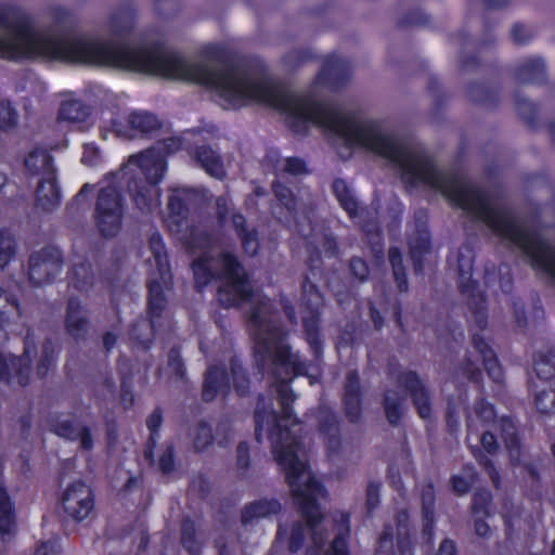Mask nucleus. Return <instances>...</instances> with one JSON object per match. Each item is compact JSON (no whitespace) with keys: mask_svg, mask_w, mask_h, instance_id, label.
Wrapping results in <instances>:
<instances>
[{"mask_svg":"<svg viewBox=\"0 0 555 555\" xmlns=\"http://www.w3.org/2000/svg\"><path fill=\"white\" fill-rule=\"evenodd\" d=\"M154 1V8L156 12L164 16L169 17L171 15H175L179 9L180 4L178 0H153Z\"/></svg>","mask_w":555,"mask_h":555,"instance_id":"56","label":"nucleus"},{"mask_svg":"<svg viewBox=\"0 0 555 555\" xmlns=\"http://www.w3.org/2000/svg\"><path fill=\"white\" fill-rule=\"evenodd\" d=\"M282 511L281 503L275 499H259L245 505L242 509L241 520H259L262 518L279 517Z\"/></svg>","mask_w":555,"mask_h":555,"instance_id":"20","label":"nucleus"},{"mask_svg":"<svg viewBox=\"0 0 555 555\" xmlns=\"http://www.w3.org/2000/svg\"><path fill=\"white\" fill-rule=\"evenodd\" d=\"M462 475H455L451 478L452 490L459 494H465L468 492L473 483L478 479V474L473 467H465Z\"/></svg>","mask_w":555,"mask_h":555,"instance_id":"39","label":"nucleus"},{"mask_svg":"<svg viewBox=\"0 0 555 555\" xmlns=\"http://www.w3.org/2000/svg\"><path fill=\"white\" fill-rule=\"evenodd\" d=\"M382 482L377 480L369 481L365 490V515L364 517H374V511L380 504Z\"/></svg>","mask_w":555,"mask_h":555,"instance_id":"40","label":"nucleus"},{"mask_svg":"<svg viewBox=\"0 0 555 555\" xmlns=\"http://www.w3.org/2000/svg\"><path fill=\"white\" fill-rule=\"evenodd\" d=\"M196 163L211 177L222 179L225 176L220 155L210 146L202 145L194 152Z\"/></svg>","mask_w":555,"mask_h":555,"instance_id":"25","label":"nucleus"},{"mask_svg":"<svg viewBox=\"0 0 555 555\" xmlns=\"http://www.w3.org/2000/svg\"><path fill=\"white\" fill-rule=\"evenodd\" d=\"M333 191L340 203V206L348 212L351 218L357 216L358 204L354 197L352 196L347 183L341 179H336L333 182Z\"/></svg>","mask_w":555,"mask_h":555,"instance_id":"33","label":"nucleus"},{"mask_svg":"<svg viewBox=\"0 0 555 555\" xmlns=\"http://www.w3.org/2000/svg\"><path fill=\"white\" fill-rule=\"evenodd\" d=\"M192 449L195 453L206 451L215 441L220 447H227L231 440V426L229 422L221 421L214 429L205 421L198 422L191 433Z\"/></svg>","mask_w":555,"mask_h":555,"instance_id":"8","label":"nucleus"},{"mask_svg":"<svg viewBox=\"0 0 555 555\" xmlns=\"http://www.w3.org/2000/svg\"><path fill=\"white\" fill-rule=\"evenodd\" d=\"M124 203L120 193L114 186L100 190L95 203V224L104 237L115 236L121 228Z\"/></svg>","mask_w":555,"mask_h":555,"instance_id":"3","label":"nucleus"},{"mask_svg":"<svg viewBox=\"0 0 555 555\" xmlns=\"http://www.w3.org/2000/svg\"><path fill=\"white\" fill-rule=\"evenodd\" d=\"M91 115L88 105L76 99L62 101L59 108V119L70 124H85Z\"/></svg>","mask_w":555,"mask_h":555,"instance_id":"27","label":"nucleus"},{"mask_svg":"<svg viewBox=\"0 0 555 555\" xmlns=\"http://www.w3.org/2000/svg\"><path fill=\"white\" fill-rule=\"evenodd\" d=\"M62 505L65 514L73 520H85L95 516L92 490L80 480L66 487L62 495Z\"/></svg>","mask_w":555,"mask_h":555,"instance_id":"7","label":"nucleus"},{"mask_svg":"<svg viewBox=\"0 0 555 555\" xmlns=\"http://www.w3.org/2000/svg\"><path fill=\"white\" fill-rule=\"evenodd\" d=\"M236 465L244 472L249 467V446L246 441H241L236 448Z\"/></svg>","mask_w":555,"mask_h":555,"instance_id":"63","label":"nucleus"},{"mask_svg":"<svg viewBox=\"0 0 555 555\" xmlns=\"http://www.w3.org/2000/svg\"><path fill=\"white\" fill-rule=\"evenodd\" d=\"M273 193L276 199L289 211H294L296 208V198L292 190L282 184L279 181H274L272 184Z\"/></svg>","mask_w":555,"mask_h":555,"instance_id":"46","label":"nucleus"},{"mask_svg":"<svg viewBox=\"0 0 555 555\" xmlns=\"http://www.w3.org/2000/svg\"><path fill=\"white\" fill-rule=\"evenodd\" d=\"M483 366L489 375L494 382H499L502 378V370L498 363L496 357L492 351H487L485 356L481 357Z\"/></svg>","mask_w":555,"mask_h":555,"instance_id":"53","label":"nucleus"},{"mask_svg":"<svg viewBox=\"0 0 555 555\" xmlns=\"http://www.w3.org/2000/svg\"><path fill=\"white\" fill-rule=\"evenodd\" d=\"M171 280L166 285L163 280L153 278L149 282V297H147V314L152 320L160 318L163 311L167 307V298L165 296V289L170 287Z\"/></svg>","mask_w":555,"mask_h":555,"instance_id":"22","label":"nucleus"},{"mask_svg":"<svg viewBox=\"0 0 555 555\" xmlns=\"http://www.w3.org/2000/svg\"><path fill=\"white\" fill-rule=\"evenodd\" d=\"M309 533V525L305 522H295L292 528L291 538L288 542V550L296 553L304 545L306 534Z\"/></svg>","mask_w":555,"mask_h":555,"instance_id":"49","label":"nucleus"},{"mask_svg":"<svg viewBox=\"0 0 555 555\" xmlns=\"http://www.w3.org/2000/svg\"><path fill=\"white\" fill-rule=\"evenodd\" d=\"M515 78L519 83H541L546 79L545 63L540 57H530L515 68Z\"/></svg>","mask_w":555,"mask_h":555,"instance_id":"21","label":"nucleus"},{"mask_svg":"<svg viewBox=\"0 0 555 555\" xmlns=\"http://www.w3.org/2000/svg\"><path fill=\"white\" fill-rule=\"evenodd\" d=\"M137 10L132 5L119 8L114 11L107 21V30L114 36L129 34L135 23Z\"/></svg>","mask_w":555,"mask_h":555,"instance_id":"24","label":"nucleus"},{"mask_svg":"<svg viewBox=\"0 0 555 555\" xmlns=\"http://www.w3.org/2000/svg\"><path fill=\"white\" fill-rule=\"evenodd\" d=\"M534 372L541 379H550L555 375V356L538 353L534 356Z\"/></svg>","mask_w":555,"mask_h":555,"instance_id":"41","label":"nucleus"},{"mask_svg":"<svg viewBox=\"0 0 555 555\" xmlns=\"http://www.w3.org/2000/svg\"><path fill=\"white\" fill-rule=\"evenodd\" d=\"M0 310L15 311L20 315L18 302L16 298L0 286Z\"/></svg>","mask_w":555,"mask_h":555,"instance_id":"62","label":"nucleus"},{"mask_svg":"<svg viewBox=\"0 0 555 555\" xmlns=\"http://www.w3.org/2000/svg\"><path fill=\"white\" fill-rule=\"evenodd\" d=\"M17 244L8 229L0 230V268H4L15 257Z\"/></svg>","mask_w":555,"mask_h":555,"instance_id":"37","label":"nucleus"},{"mask_svg":"<svg viewBox=\"0 0 555 555\" xmlns=\"http://www.w3.org/2000/svg\"><path fill=\"white\" fill-rule=\"evenodd\" d=\"M317 418L319 433L323 438L328 455L331 457L338 456L343 447L338 416L331 408L322 405L318 410Z\"/></svg>","mask_w":555,"mask_h":555,"instance_id":"11","label":"nucleus"},{"mask_svg":"<svg viewBox=\"0 0 555 555\" xmlns=\"http://www.w3.org/2000/svg\"><path fill=\"white\" fill-rule=\"evenodd\" d=\"M163 424V411L159 408H156L146 418V426L150 430V437L147 440L146 449L144 450V457L150 462V464L154 463V449L157 444V440L159 437V428Z\"/></svg>","mask_w":555,"mask_h":555,"instance_id":"30","label":"nucleus"},{"mask_svg":"<svg viewBox=\"0 0 555 555\" xmlns=\"http://www.w3.org/2000/svg\"><path fill=\"white\" fill-rule=\"evenodd\" d=\"M235 210L233 203L230 201L228 196H219L216 199V216L218 223L221 227L228 225L229 221L232 219V215L237 214Z\"/></svg>","mask_w":555,"mask_h":555,"instance_id":"44","label":"nucleus"},{"mask_svg":"<svg viewBox=\"0 0 555 555\" xmlns=\"http://www.w3.org/2000/svg\"><path fill=\"white\" fill-rule=\"evenodd\" d=\"M362 387L359 374L350 370L346 374L341 403L345 417L349 423L357 424L362 418Z\"/></svg>","mask_w":555,"mask_h":555,"instance_id":"10","label":"nucleus"},{"mask_svg":"<svg viewBox=\"0 0 555 555\" xmlns=\"http://www.w3.org/2000/svg\"><path fill=\"white\" fill-rule=\"evenodd\" d=\"M301 305L307 310V314L302 317L306 338L314 354L318 356L320 351L319 311L323 305V298L310 276H306L301 284Z\"/></svg>","mask_w":555,"mask_h":555,"instance_id":"6","label":"nucleus"},{"mask_svg":"<svg viewBox=\"0 0 555 555\" xmlns=\"http://www.w3.org/2000/svg\"><path fill=\"white\" fill-rule=\"evenodd\" d=\"M231 374L234 387L240 396L246 395L249 387V379L247 378L243 366L236 361L231 362Z\"/></svg>","mask_w":555,"mask_h":555,"instance_id":"48","label":"nucleus"},{"mask_svg":"<svg viewBox=\"0 0 555 555\" xmlns=\"http://www.w3.org/2000/svg\"><path fill=\"white\" fill-rule=\"evenodd\" d=\"M49 428L56 436L69 440H79L83 450H91L93 439L90 427L72 417L54 416L49 420Z\"/></svg>","mask_w":555,"mask_h":555,"instance_id":"9","label":"nucleus"},{"mask_svg":"<svg viewBox=\"0 0 555 555\" xmlns=\"http://www.w3.org/2000/svg\"><path fill=\"white\" fill-rule=\"evenodd\" d=\"M168 369L171 371L176 378L184 380V362L176 348L170 349L168 352Z\"/></svg>","mask_w":555,"mask_h":555,"instance_id":"52","label":"nucleus"},{"mask_svg":"<svg viewBox=\"0 0 555 555\" xmlns=\"http://www.w3.org/2000/svg\"><path fill=\"white\" fill-rule=\"evenodd\" d=\"M181 149V141L177 138H167L156 147L133 155L120 168L117 176L127 180V186L137 207L142 211H150L157 204L158 191L155 185L163 179L166 170L165 154H171Z\"/></svg>","mask_w":555,"mask_h":555,"instance_id":"2","label":"nucleus"},{"mask_svg":"<svg viewBox=\"0 0 555 555\" xmlns=\"http://www.w3.org/2000/svg\"><path fill=\"white\" fill-rule=\"evenodd\" d=\"M491 501L492 495L486 489H479L475 492L473 498L472 509L475 515V520H482L483 518L491 517Z\"/></svg>","mask_w":555,"mask_h":555,"instance_id":"35","label":"nucleus"},{"mask_svg":"<svg viewBox=\"0 0 555 555\" xmlns=\"http://www.w3.org/2000/svg\"><path fill=\"white\" fill-rule=\"evenodd\" d=\"M62 193L57 178H40L35 192V207L42 212H53L61 205Z\"/></svg>","mask_w":555,"mask_h":555,"instance_id":"15","label":"nucleus"},{"mask_svg":"<svg viewBox=\"0 0 555 555\" xmlns=\"http://www.w3.org/2000/svg\"><path fill=\"white\" fill-rule=\"evenodd\" d=\"M229 390V378L223 367L211 366L205 374L203 386V399L206 402L212 401L219 393Z\"/></svg>","mask_w":555,"mask_h":555,"instance_id":"23","label":"nucleus"},{"mask_svg":"<svg viewBox=\"0 0 555 555\" xmlns=\"http://www.w3.org/2000/svg\"><path fill=\"white\" fill-rule=\"evenodd\" d=\"M229 223L240 238L244 251L249 256H255L259 249V236L257 229L248 224L246 218L240 211L232 215V219Z\"/></svg>","mask_w":555,"mask_h":555,"instance_id":"18","label":"nucleus"},{"mask_svg":"<svg viewBox=\"0 0 555 555\" xmlns=\"http://www.w3.org/2000/svg\"><path fill=\"white\" fill-rule=\"evenodd\" d=\"M475 459L477 460L478 464L483 468V470L488 474L490 477L493 486L495 488L500 487V475L496 470L493 462L488 459L480 450L474 451Z\"/></svg>","mask_w":555,"mask_h":555,"instance_id":"51","label":"nucleus"},{"mask_svg":"<svg viewBox=\"0 0 555 555\" xmlns=\"http://www.w3.org/2000/svg\"><path fill=\"white\" fill-rule=\"evenodd\" d=\"M149 249L157 269V276H159V279L163 280V282L167 285L171 280V272L169 269L165 245L159 233L155 232L150 235Z\"/></svg>","mask_w":555,"mask_h":555,"instance_id":"26","label":"nucleus"},{"mask_svg":"<svg viewBox=\"0 0 555 555\" xmlns=\"http://www.w3.org/2000/svg\"><path fill=\"white\" fill-rule=\"evenodd\" d=\"M156 320L141 319L132 324L130 330V337L134 341L141 344L144 348H147L152 343L154 336V327Z\"/></svg>","mask_w":555,"mask_h":555,"instance_id":"34","label":"nucleus"},{"mask_svg":"<svg viewBox=\"0 0 555 555\" xmlns=\"http://www.w3.org/2000/svg\"><path fill=\"white\" fill-rule=\"evenodd\" d=\"M185 244L192 253L202 251L192 263L197 287L202 288L217 279L220 281L217 300L222 307L230 308L244 301L250 304L248 322L255 340V363L261 373L276 379L275 390L282 410L281 416L266 410L264 399L259 397L254 415L256 441L262 442V431L266 430L275 457H307L299 436L301 428L295 418L292 420L291 405L296 397L288 383L296 375L307 374L308 367L285 344L286 333L271 300L253 292L245 269L235 255L222 253L212 258L206 254L214 245V237L206 230L190 228Z\"/></svg>","mask_w":555,"mask_h":555,"instance_id":"1","label":"nucleus"},{"mask_svg":"<svg viewBox=\"0 0 555 555\" xmlns=\"http://www.w3.org/2000/svg\"><path fill=\"white\" fill-rule=\"evenodd\" d=\"M64 257L54 246L43 247L29 256L27 276L33 286L52 283L62 272Z\"/></svg>","mask_w":555,"mask_h":555,"instance_id":"4","label":"nucleus"},{"mask_svg":"<svg viewBox=\"0 0 555 555\" xmlns=\"http://www.w3.org/2000/svg\"><path fill=\"white\" fill-rule=\"evenodd\" d=\"M468 95L472 101L492 105L495 101V95L492 91H489L483 85L474 83L468 88Z\"/></svg>","mask_w":555,"mask_h":555,"instance_id":"50","label":"nucleus"},{"mask_svg":"<svg viewBox=\"0 0 555 555\" xmlns=\"http://www.w3.org/2000/svg\"><path fill=\"white\" fill-rule=\"evenodd\" d=\"M60 353L59 347L51 338H46L41 345L40 357L36 366V374L39 378L46 377V375L54 369L56 360Z\"/></svg>","mask_w":555,"mask_h":555,"instance_id":"29","label":"nucleus"},{"mask_svg":"<svg viewBox=\"0 0 555 555\" xmlns=\"http://www.w3.org/2000/svg\"><path fill=\"white\" fill-rule=\"evenodd\" d=\"M350 270L352 274L361 282L365 281L369 275V268L366 262L359 257L351 258Z\"/></svg>","mask_w":555,"mask_h":555,"instance_id":"64","label":"nucleus"},{"mask_svg":"<svg viewBox=\"0 0 555 555\" xmlns=\"http://www.w3.org/2000/svg\"><path fill=\"white\" fill-rule=\"evenodd\" d=\"M168 208L173 215H176L178 217L184 216V214L186 212V206L183 202V196H182L181 191L177 190L175 192V194H172L169 197Z\"/></svg>","mask_w":555,"mask_h":555,"instance_id":"60","label":"nucleus"},{"mask_svg":"<svg viewBox=\"0 0 555 555\" xmlns=\"http://www.w3.org/2000/svg\"><path fill=\"white\" fill-rule=\"evenodd\" d=\"M501 436L504 440L506 449L509 451L511 457L515 459L519 455V439L514 423L508 418H502L500 423Z\"/></svg>","mask_w":555,"mask_h":555,"instance_id":"36","label":"nucleus"},{"mask_svg":"<svg viewBox=\"0 0 555 555\" xmlns=\"http://www.w3.org/2000/svg\"><path fill=\"white\" fill-rule=\"evenodd\" d=\"M37 356L34 335L28 331L25 336L23 354H0V379L16 382L20 386L29 383L33 359Z\"/></svg>","mask_w":555,"mask_h":555,"instance_id":"5","label":"nucleus"},{"mask_svg":"<svg viewBox=\"0 0 555 555\" xmlns=\"http://www.w3.org/2000/svg\"><path fill=\"white\" fill-rule=\"evenodd\" d=\"M512 40L516 44H525L532 38V33L522 24H515L511 30Z\"/></svg>","mask_w":555,"mask_h":555,"instance_id":"61","label":"nucleus"},{"mask_svg":"<svg viewBox=\"0 0 555 555\" xmlns=\"http://www.w3.org/2000/svg\"><path fill=\"white\" fill-rule=\"evenodd\" d=\"M515 104H516V108H517L519 115L524 119H526L528 121L533 120L534 115H535V106L530 100L525 99V98L520 96L519 94H516Z\"/></svg>","mask_w":555,"mask_h":555,"instance_id":"55","label":"nucleus"},{"mask_svg":"<svg viewBox=\"0 0 555 555\" xmlns=\"http://www.w3.org/2000/svg\"><path fill=\"white\" fill-rule=\"evenodd\" d=\"M422 513L424 520H434L435 517V488L431 481L425 483L422 488Z\"/></svg>","mask_w":555,"mask_h":555,"instance_id":"42","label":"nucleus"},{"mask_svg":"<svg viewBox=\"0 0 555 555\" xmlns=\"http://www.w3.org/2000/svg\"><path fill=\"white\" fill-rule=\"evenodd\" d=\"M90 326L88 309L78 297L70 296L67 300L65 313L66 333L77 341L83 340L90 331Z\"/></svg>","mask_w":555,"mask_h":555,"instance_id":"13","label":"nucleus"},{"mask_svg":"<svg viewBox=\"0 0 555 555\" xmlns=\"http://www.w3.org/2000/svg\"><path fill=\"white\" fill-rule=\"evenodd\" d=\"M25 168L33 176L52 178L56 176V168L51 154L43 149L31 151L25 158Z\"/></svg>","mask_w":555,"mask_h":555,"instance_id":"19","label":"nucleus"},{"mask_svg":"<svg viewBox=\"0 0 555 555\" xmlns=\"http://www.w3.org/2000/svg\"><path fill=\"white\" fill-rule=\"evenodd\" d=\"M398 383L410 395L420 417L428 418L431 413V396L418 375L413 371L403 372L399 375Z\"/></svg>","mask_w":555,"mask_h":555,"instance_id":"12","label":"nucleus"},{"mask_svg":"<svg viewBox=\"0 0 555 555\" xmlns=\"http://www.w3.org/2000/svg\"><path fill=\"white\" fill-rule=\"evenodd\" d=\"M69 285L79 292H88L95 282V273L89 261L81 259L73 264L69 272Z\"/></svg>","mask_w":555,"mask_h":555,"instance_id":"28","label":"nucleus"},{"mask_svg":"<svg viewBox=\"0 0 555 555\" xmlns=\"http://www.w3.org/2000/svg\"><path fill=\"white\" fill-rule=\"evenodd\" d=\"M410 256L416 272L422 271L423 256L428 253L430 248L429 234L426 231H418L416 235L412 236L409 241Z\"/></svg>","mask_w":555,"mask_h":555,"instance_id":"31","label":"nucleus"},{"mask_svg":"<svg viewBox=\"0 0 555 555\" xmlns=\"http://www.w3.org/2000/svg\"><path fill=\"white\" fill-rule=\"evenodd\" d=\"M351 67L349 63L333 54L330 55L319 73L315 83L328 88H338L350 78Z\"/></svg>","mask_w":555,"mask_h":555,"instance_id":"14","label":"nucleus"},{"mask_svg":"<svg viewBox=\"0 0 555 555\" xmlns=\"http://www.w3.org/2000/svg\"><path fill=\"white\" fill-rule=\"evenodd\" d=\"M190 491L199 498H206L210 492V482L205 476L198 475L191 481Z\"/></svg>","mask_w":555,"mask_h":555,"instance_id":"57","label":"nucleus"},{"mask_svg":"<svg viewBox=\"0 0 555 555\" xmlns=\"http://www.w3.org/2000/svg\"><path fill=\"white\" fill-rule=\"evenodd\" d=\"M205 542V537L197 531L194 522H183L181 528V543L191 555H198Z\"/></svg>","mask_w":555,"mask_h":555,"instance_id":"32","label":"nucleus"},{"mask_svg":"<svg viewBox=\"0 0 555 555\" xmlns=\"http://www.w3.org/2000/svg\"><path fill=\"white\" fill-rule=\"evenodd\" d=\"M312 59V53L307 49H293L288 51L283 62L287 69L295 70L308 63Z\"/></svg>","mask_w":555,"mask_h":555,"instance_id":"43","label":"nucleus"},{"mask_svg":"<svg viewBox=\"0 0 555 555\" xmlns=\"http://www.w3.org/2000/svg\"><path fill=\"white\" fill-rule=\"evenodd\" d=\"M306 525H309V534L311 535V542L312 544L321 550L326 542V534L321 527L322 522H305Z\"/></svg>","mask_w":555,"mask_h":555,"instance_id":"58","label":"nucleus"},{"mask_svg":"<svg viewBox=\"0 0 555 555\" xmlns=\"http://www.w3.org/2000/svg\"><path fill=\"white\" fill-rule=\"evenodd\" d=\"M128 124L130 126V133L128 130L116 128V133L121 138H132L135 133L149 134L157 131L162 127V121L158 117L146 111H134L128 117Z\"/></svg>","mask_w":555,"mask_h":555,"instance_id":"16","label":"nucleus"},{"mask_svg":"<svg viewBox=\"0 0 555 555\" xmlns=\"http://www.w3.org/2000/svg\"><path fill=\"white\" fill-rule=\"evenodd\" d=\"M380 404L388 424L399 426L406 413L405 396L397 389H385Z\"/></svg>","mask_w":555,"mask_h":555,"instance_id":"17","label":"nucleus"},{"mask_svg":"<svg viewBox=\"0 0 555 555\" xmlns=\"http://www.w3.org/2000/svg\"><path fill=\"white\" fill-rule=\"evenodd\" d=\"M283 171L293 176L306 173V163L298 157H288L283 162Z\"/></svg>","mask_w":555,"mask_h":555,"instance_id":"59","label":"nucleus"},{"mask_svg":"<svg viewBox=\"0 0 555 555\" xmlns=\"http://www.w3.org/2000/svg\"><path fill=\"white\" fill-rule=\"evenodd\" d=\"M158 468L164 475L171 474L175 470V447L167 444L158 460Z\"/></svg>","mask_w":555,"mask_h":555,"instance_id":"54","label":"nucleus"},{"mask_svg":"<svg viewBox=\"0 0 555 555\" xmlns=\"http://www.w3.org/2000/svg\"><path fill=\"white\" fill-rule=\"evenodd\" d=\"M350 537V528L348 522H341L338 527L336 535L330 545L327 555H350L348 540Z\"/></svg>","mask_w":555,"mask_h":555,"instance_id":"38","label":"nucleus"},{"mask_svg":"<svg viewBox=\"0 0 555 555\" xmlns=\"http://www.w3.org/2000/svg\"><path fill=\"white\" fill-rule=\"evenodd\" d=\"M534 402L537 409L544 414L555 413V390L542 389L537 391Z\"/></svg>","mask_w":555,"mask_h":555,"instance_id":"45","label":"nucleus"},{"mask_svg":"<svg viewBox=\"0 0 555 555\" xmlns=\"http://www.w3.org/2000/svg\"><path fill=\"white\" fill-rule=\"evenodd\" d=\"M18 115L10 102H0V129L10 130L17 125Z\"/></svg>","mask_w":555,"mask_h":555,"instance_id":"47","label":"nucleus"}]
</instances>
